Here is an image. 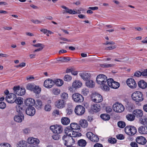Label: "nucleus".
Listing matches in <instances>:
<instances>
[{
    "mask_svg": "<svg viewBox=\"0 0 147 147\" xmlns=\"http://www.w3.org/2000/svg\"><path fill=\"white\" fill-rule=\"evenodd\" d=\"M115 65L114 64H104L101 65V66L104 68H108L113 67Z\"/></svg>",
    "mask_w": 147,
    "mask_h": 147,
    "instance_id": "603ef678",
    "label": "nucleus"
},
{
    "mask_svg": "<svg viewBox=\"0 0 147 147\" xmlns=\"http://www.w3.org/2000/svg\"><path fill=\"white\" fill-rule=\"evenodd\" d=\"M79 75L84 80L87 81L90 79V74L86 72H82L79 74Z\"/></svg>",
    "mask_w": 147,
    "mask_h": 147,
    "instance_id": "6ab92c4d",
    "label": "nucleus"
},
{
    "mask_svg": "<svg viewBox=\"0 0 147 147\" xmlns=\"http://www.w3.org/2000/svg\"><path fill=\"white\" fill-rule=\"evenodd\" d=\"M18 92L16 93V94L18 95L22 96L24 95L26 92V90L24 88H21L18 90Z\"/></svg>",
    "mask_w": 147,
    "mask_h": 147,
    "instance_id": "f704fd0d",
    "label": "nucleus"
},
{
    "mask_svg": "<svg viewBox=\"0 0 147 147\" xmlns=\"http://www.w3.org/2000/svg\"><path fill=\"white\" fill-rule=\"evenodd\" d=\"M136 142L140 144L144 145L146 142V138L142 136L138 137L136 139Z\"/></svg>",
    "mask_w": 147,
    "mask_h": 147,
    "instance_id": "aec40b11",
    "label": "nucleus"
},
{
    "mask_svg": "<svg viewBox=\"0 0 147 147\" xmlns=\"http://www.w3.org/2000/svg\"><path fill=\"white\" fill-rule=\"evenodd\" d=\"M133 113L135 116V117H136L137 118H139L142 116L143 111L141 109H136L133 111Z\"/></svg>",
    "mask_w": 147,
    "mask_h": 147,
    "instance_id": "f3484780",
    "label": "nucleus"
},
{
    "mask_svg": "<svg viewBox=\"0 0 147 147\" xmlns=\"http://www.w3.org/2000/svg\"><path fill=\"white\" fill-rule=\"evenodd\" d=\"M53 94L55 95H58L60 92V90L59 89L57 88H53L52 91Z\"/></svg>",
    "mask_w": 147,
    "mask_h": 147,
    "instance_id": "c03bdc74",
    "label": "nucleus"
},
{
    "mask_svg": "<svg viewBox=\"0 0 147 147\" xmlns=\"http://www.w3.org/2000/svg\"><path fill=\"white\" fill-rule=\"evenodd\" d=\"M117 125L119 127L123 128L125 126V123L123 121H120L118 123Z\"/></svg>",
    "mask_w": 147,
    "mask_h": 147,
    "instance_id": "49530a36",
    "label": "nucleus"
},
{
    "mask_svg": "<svg viewBox=\"0 0 147 147\" xmlns=\"http://www.w3.org/2000/svg\"><path fill=\"white\" fill-rule=\"evenodd\" d=\"M70 60V59L69 57H64L63 58H61L59 61L63 62H67Z\"/></svg>",
    "mask_w": 147,
    "mask_h": 147,
    "instance_id": "3c124183",
    "label": "nucleus"
},
{
    "mask_svg": "<svg viewBox=\"0 0 147 147\" xmlns=\"http://www.w3.org/2000/svg\"><path fill=\"white\" fill-rule=\"evenodd\" d=\"M100 117L105 121L108 120L110 118V116L109 115L102 114L100 116Z\"/></svg>",
    "mask_w": 147,
    "mask_h": 147,
    "instance_id": "a19ab883",
    "label": "nucleus"
},
{
    "mask_svg": "<svg viewBox=\"0 0 147 147\" xmlns=\"http://www.w3.org/2000/svg\"><path fill=\"white\" fill-rule=\"evenodd\" d=\"M126 117L127 120L130 121H134L135 119V116L134 114H128L126 115Z\"/></svg>",
    "mask_w": 147,
    "mask_h": 147,
    "instance_id": "72a5a7b5",
    "label": "nucleus"
},
{
    "mask_svg": "<svg viewBox=\"0 0 147 147\" xmlns=\"http://www.w3.org/2000/svg\"><path fill=\"white\" fill-rule=\"evenodd\" d=\"M27 146L24 141H20L17 144V147H27Z\"/></svg>",
    "mask_w": 147,
    "mask_h": 147,
    "instance_id": "c9c22d12",
    "label": "nucleus"
},
{
    "mask_svg": "<svg viewBox=\"0 0 147 147\" xmlns=\"http://www.w3.org/2000/svg\"><path fill=\"white\" fill-rule=\"evenodd\" d=\"M70 127L73 130H80V126L77 123H72L70 124Z\"/></svg>",
    "mask_w": 147,
    "mask_h": 147,
    "instance_id": "a878e982",
    "label": "nucleus"
},
{
    "mask_svg": "<svg viewBox=\"0 0 147 147\" xmlns=\"http://www.w3.org/2000/svg\"><path fill=\"white\" fill-rule=\"evenodd\" d=\"M82 86V83L79 80H75L73 83L72 86L75 89L79 88Z\"/></svg>",
    "mask_w": 147,
    "mask_h": 147,
    "instance_id": "b1692460",
    "label": "nucleus"
},
{
    "mask_svg": "<svg viewBox=\"0 0 147 147\" xmlns=\"http://www.w3.org/2000/svg\"><path fill=\"white\" fill-rule=\"evenodd\" d=\"M39 140L37 138H29L27 140V142L30 144H38L39 143Z\"/></svg>",
    "mask_w": 147,
    "mask_h": 147,
    "instance_id": "a211bd4d",
    "label": "nucleus"
},
{
    "mask_svg": "<svg viewBox=\"0 0 147 147\" xmlns=\"http://www.w3.org/2000/svg\"><path fill=\"white\" fill-rule=\"evenodd\" d=\"M81 126L83 128H86L88 126V123L86 120L81 119L79 121Z\"/></svg>",
    "mask_w": 147,
    "mask_h": 147,
    "instance_id": "c756f323",
    "label": "nucleus"
},
{
    "mask_svg": "<svg viewBox=\"0 0 147 147\" xmlns=\"http://www.w3.org/2000/svg\"><path fill=\"white\" fill-rule=\"evenodd\" d=\"M6 107V104L4 102H0V108L2 109H4Z\"/></svg>",
    "mask_w": 147,
    "mask_h": 147,
    "instance_id": "680f3d73",
    "label": "nucleus"
},
{
    "mask_svg": "<svg viewBox=\"0 0 147 147\" xmlns=\"http://www.w3.org/2000/svg\"><path fill=\"white\" fill-rule=\"evenodd\" d=\"M15 102L18 105H21L23 103V101L21 100V98L19 97L17 98H16Z\"/></svg>",
    "mask_w": 147,
    "mask_h": 147,
    "instance_id": "5fc2aeb1",
    "label": "nucleus"
},
{
    "mask_svg": "<svg viewBox=\"0 0 147 147\" xmlns=\"http://www.w3.org/2000/svg\"><path fill=\"white\" fill-rule=\"evenodd\" d=\"M16 111L19 113H22L23 111V108L21 107L20 105H18L16 106Z\"/></svg>",
    "mask_w": 147,
    "mask_h": 147,
    "instance_id": "6e6d98bb",
    "label": "nucleus"
},
{
    "mask_svg": "<svg viewBox=\"0 0 147 147\" xmlns=\"http://www.w3.org/2000/svg\"><path fill=\"white\" fill-rule=\"evenodd\" d=\"M54 81L55 82V84L58 86H61L63 83V81L62 80L59 79L55 80Z\"/></svg>",
    "mask_w": 147,
    "mask_h": 147,
    "instance_id": "58836bf2",
    "label": "nucleus"
},
{
    "mask_svg": "<svg viewBox=\"0 0 147 147\" xmlns=\"http://www.w3.org/2000/svg\"><path fill=\"white\" fill-rule=\"evenodd\" d=\"M90 140L93 142H97L98 141L99 138L97 136L94 134Z\"/></svg>",
    "mask_w": 147,
    "mask_h": 147,
    "instance_id": "de8ad7c7",
    "label": "nucleus"
},
{
    "mask_svg": "<svg viewBox=\"0 0 147 147\" xmlns=\"http://www.w3.org/2000/svg\"><path fill=\"white\" fill-rule=\"evenodd\" d=\"M113 109L115 112L121 113L125 109L123 106L121 104L116 103L113 106Z\"/></svg>",
    "mask_w": 147,
    "mask_h": 147,
    "instance_id": "6e6552de",
    "label": "nucleus"
},
{
    "mask_svg": "<svg viewBox=\"0 0 147 147\" xmlns=\"http://www.w3.org/2000/svg\"><path fill=\"white\" fill-rule=\"evenodd\" d=\"M85 109L82 106L79 105L77 106L75 108V112L76 114L78 115H83L85 112Z\"/></svg>",
    "mask_w": 147,
    "mask_h": 147,
    "instance_id": "9d476101",
    "label": "nucleus"
},
{
    "mask_svg": "<svg viewBox=\"0 0 147 147\" xmlns=\"http://www.w3.org/2000/svg\"><path fill=\"white\" fill-rule=\"evenodd\" d=\"M59 111L58 110H54L53 114V115L55 116L56 115H59Z\"/></svg>",
    "mask_w": 147,
    "mask_h": 147,
    "instance_id": "338daca9",
    "label": "nucleus"
},
{
    "mask_svg": "<svg viewBox=\"0 0 147 147\" xmlns=\"http://www.w3.org/2000/svg\"><path fill=\"white\" fill-rule=\"evenodd\" d=\"M100 109V107L99 104H96L92 105L91 110L94 112H97L99 111Z\"/></svg>",
    "mask_w": 147,
    "mask_h": 147,
    "instance_id": "393cba45",
    "label": "nucleus"
},
{
    "mask_svg": "<svg viewBox=\"0 0 147 147\" xmlns=\"http://www.w3.org/2000/svg\"><path fill=\"white\" fill-rule=\"evenodd\" d=\"M52 138L55 140H59L60 138V135L57 134H55L53 135L52 136Z\"/></svg>",
    "mask_w": 147,
    "mask_h": 147,
    "instance_id": "4d7b16f0",
    "label": "nucleus"
},
{
    "mask_svg": "<svg viewBox=\"0 0 147 147\" xmlns=\"http://www.w3.org/2000/svg\"><path fill=\"white\" fill-rule=\"evenodd\" d=\"M107 84L109 87L114 89L118 88L120 86L119 83L114 81L112 78L108 79Z\"/></svg>",
    "mask_w": 147,
    "mask_h": 147,
    "instance_id": "1a4fd4ad",
    "label": "nucleus"
},
{
    "mask_svg": "<svg viewBox=\"0 0 147 147\" xmlns=\"http://www.w3.org/2000/svg\"><path fill=\"white\" fill-rule=\"evenodd\" d=\"M25 105L27 106L31 107L34 105L35 103V100L32 98L27 99L25 102Z\"/></svg>",
    "mask_w": 147,
    "mask_h": 147,
    "instance_id": "4be33fe9",
    "label": "nucleus"
},
{
    "mask_svg": "<svg viewBox=\"0 0 147 147\" xmlns=\"http://www.w3.org/2000/svg\"><path fill=\"white\" fill-rule=\"evenodd\" d=\"M126 82L127 85L131 88H134L136 87V83L134 80L133 78L128 79L126 80Z\"/></svg>",
    "mask_w": 147,
    "mask_h": 147,
    "instance_id": "f8f14e48",
    "label": "nucleus"
},
{
    "mask_svg": "<svg viewBox=\"0 0 147 147\" xmlns=\"http://www.w3.org/2000/svg\"><path fill=\"white\" fill-rule=\"evenodd\" d=\"M35 103V107L38 109H40L42 106V101L39 99L37 100Z\"/></svg>",
    "mask_w": 147,
    "mask_h": 147,
    "instance_id": "7c9ffc66",
    "label": "nucleus"
},
{
    "mask_svg": "<svg viewBox=\"0 0 147 147\" xmlns=\"http://www.w3.org/2000/svg\"><path fill=\"white\" fill-rule=\"evenodd\" d=\"M140 123L144 125H147V117H144L141 120Z\"/></svg>",
    "mask_w": 147,
    "mask_h": 147,
    "instance_id": "a18cd8bd",
    "label": "nucleus"
},
{
    "mask_svg": "<svg viewBox=\"0 0 147 147\" xmlns=\"http://www.w3.org/2000/svg\"><path fill=\"white\" fill-rule=\"evenodd\" d=\"M24 119V116L22 113H19L15 116L14 119V121L18 123H21Z\"/></svg>",
    "mask_w": 147,
    "mask_h": 147,
    "instance_id": "dca6fc26",
    "label": "nucleus"
},
{
    "mask_svg": "<svg viewBox=\"0 0 147 147\" xmlns=\"http://www.w3.org/2000/svg\"><path fill=\"white\" fill-rule=\"evenodd\" d=\"M44 109L45 111H49L51 109V106L49 104L46 105L45 106Z\"/></svg>",
    "mask_w": 147,
    "mask_h": 147,
    "instance_id": "864d4df0",
    "label": "nucleus"
},
{
    "mask_svg": "<svg viewBox=\"0 0 147 147\" xmlns=\"http://www.w3.org/2000/svg\"><path fill=\"white\" fill-rule=\"evenodd\" d=\"M62 123L64 125H68L70 122V119L67 117H63L61 119Z\"/></svg>",
    "mask_w": 147,
    "mask_h": 147,
    "instance_id": "c85d7f7f",
    "label": "nucleus"
},
{
    "mask_svg": "<svg viewBox=\"0 0 147 147\" xmlns=\"http://www.w3.org/2000/svg\"><path fill=\"white\" fill-rule=\"evenodd\" d=\"M107 79L105 75L102 74L98 75L96 78V82L99 84L103 85L105 83L107 84Z\"/></svg>",
    "mask_w": 147,
    "mask_h": 147,
    "instance_id": "f03ea898",
    "label": "nucleus"
},
{
    "mask_svg": "<svg viewBox=\"0 0 147 147\" xmlns=\"http://www.w3.org/2000/svg\"><path fill=\"white\" fill-rule=\"evenodd\" d=\"M109 142L111 144H114L116 142L117 140L115 138H111L108 140Z\"/></svg>",
    "mask_w": 147,
    "mask_h": 147,
    "instance_id": "052dcab7",
    "label": "nucleus"
},
{
    "mask_svg": "<svg viewBox=\"0 0 147 147\" xmlns=\"http://www.w3.org/2000/svg\"><path fill=\"white\" fill-rule=\"evenodd\" d=\"M71 76L68 74L64 76V80L66 81H70L71 80Z\"/></svg>",
    "mask_w": 147,
    "mask_h": 147,
    "instance_id": "8fccbe9b",
    "label": "nucleus"
},
{
    "mask_svg": "<svg viewBox=\"0 0 147 147\" xmlns=\"http://www.w3.org/2000/svg\"><path fill=\"white\" fill-rule=\"evenodd\" d=\"M89 90L88 89L84 88L82 90L81 93L83 95L86 96L89 94Z\"/></svg>",
    "mask_w": 147,
    "mask_h": 147,
    "instance_id": "79ce46f5",
    "label": "nucleus"
},
{
    "mask_svg": "<svg viewBox=\"0 0 147 147\" xmlns=\"http://www.w3.org/2000/svg\"><path fill=\"white\" fill-rule=\"evenodd\" d=\"M20 89V88L19 86H14L13 88L14 93L16 94V93H17L18 92V90Z\"/></svg>",
    "mask_w": 147,
    "mask_h": 147,
    "instance_id": "0e129e2a",
    "label": "nucleus"
},
{
    "mask_svg": "<svg viewBox=\"0 0 147 147\" xmlns=\"http://www.w3.org/2000/svg\"><path fill=\"white\" fill-rule=\"evenodd\" d=\"M64 132L65 135H68V136L72 137L71 133L73 132V130L70 127H67L64 129Z\"/></svg>",
    "mask_w": 147,
    "mask_h": 147,
    "instance_id": "bb28decb",
    "label": "nucleus"
},
{
    "mask_svg": "<svg viewBox=\"0 0 147 147\" xmlns=\"http://www.w3.org/2000/svg\"><path fill=\"white\" fill-rule=\"evenodd\" d=\"M86 83V86L89 88H91L94 86V84H93V81L92 80H89L87 81Z\"/></svg>",
    "mask_w": 147,
    "mask_h": 147,
    "instance_id": "ea45409f",
    "label": "nucleus"
},
{
    "mask_svg": "<svg viewBox=\"0 0 147 147\" xmlns=\"http://www.w3.org/2000/svg\"><path fill=\"white\" fill-rule=\"evenodd\" d=\"M138 132L141 134H147V127L141 126L138 129Z\"/></svg>",
    "mask_w": 147,
    "mask_h": 147,
    "instance_id": "5701e85b",
    "label": "nucleus"
},
{
    "mask_svg": "<svg viewBox=\"0 0 147 147\" xmlns=\"http://www.w3.org/2000/svg\"><path fill=\"white\" fill-rule=\"evenodd\" d=\"M62 140L65 146H67V144H69L71 145V143L74 142V140L72 137L68 136V135H64L62 137Z\"/></svg>",
    "mask_w": 147,
    "mask_h": 147,
    "instance_id": "0eeeda50",
    "label": "nucleus"
},
{
    "mask_svg": "<svg viewBox=\"0 0 147 147\" xmlns=\"http://www.w3.org/2000/svg\"><path fill=\"white\" fill-rule=\"evenodd\" d=\"M125 133L129 135H134L135 134L137 131L136 128L134 126H127L125 128Z\"/></svg>",
    "mask_w": 147,
    "mask_h": 147,
    "instance_id": "7ed1b4c3",
    "label": "nucleus"
},
{
    "mask_svg": "<svg viewBox=\"0 0 147 147\" xmlns=\"http://www.w3.org/2000/svg\"><path fill=\"white\" fill-rule=\"evenodd\" d=\"M54 82V81L52 80L48 79L45 81L44 86L46 88H51L55 85Z\"/></svg>",
    "mask_w": 147,
    "mask_h": 147,
    "instance_id": "ddd939ff",
    "label": "nucleus"
},
{
    "mask_svg": "<svg viewBox=\"0 0 147 147\" xmlns=\"http://www.w3.org/2000/svg\"><path fill=\"white\" fill-rule=\"evenodd\" d=\"M65 101L61 99H59L55 103V105L58 108H62L65 105Z\"/></svg>",
    "mask_w": 147,
    "mask_h": 147,
    "instance_id": "412c9836",
    "label": "nucleus"
},
{
    "mask_svg": "<svg viewBox=\"0 0 147 147\" xmlns=\"http://www.w3.org/2000/svg\"><path fill=\"white\" fill-rule=\"evenodd\" d=\"M61 7L64 9L62 11V13L63 14L69 13L72 14H75L77 13V12H76L75 11L69 9L67 7L65 6L62 5L61 6Z\"/></svg>",
    "mask_w": 147,
    "mask_h": 147,
    "instance_id": "2eb2a0df",
    "label": "nucleus"
},
{
    "mask_svg": "<svg viewBox=\"0 0 147 147\" xmlns=\"http://www.w3.org/2000/svg\"><path fill=\"white\" fill-rule=\"evenodd\" d=\"M0 147H11V145L7 143L0 144Z\"/></svg>",
    "mask_w": 147,
    "mask_h": 147,
    "instance_id": "13d9d810",
    "label": "nucleus"
},
{
    "mask_svg": "<svg viewBox=\"0 0 147 147\" xmlns=\"http://www.w3.org/2000/svg\"><path fill=\"white\" fill-rule=\"evenodd\" d=\"M94 134L91 132H89L87 133L86 136L90 140L91 139Z\"/></svg>",
    "mask_w": 147,
    "mask_h": 147,
    "instance_id": "bf43d9fd",
    "label": "nucleus"
},
{
    "mask_svg": "<svg viewBox=\"0 0 147 147\" xmlns=\"http://www.w3.org/2000/svg\"><path fill=\"white\" fill-rule=\"evenodd\" d=\"M34 86L35 85H34L32 84H28L26 86V88L29 90L33 91Z\"/></svg>",
    "mask_w": 147,
    "mask_h": 147,
    "instance_id": "09e8293b",
    "label": "nucleus"
},
{
    "mask_svg": "<svg viewBox=\"0 0 147 147\" xmlns=\"http://www.w3.org/2000/svg\"><path fill=\"white\" fill-rule=\"evenodd\" d=\"M60 96L61 100L65 101V100H67L68 98V94L66 92H63L61 93L60 95Z\"/></svg>",
    "mask_w": 147,
    "mask_h": 147,
    "instance_id": "473e14b6",
    "label": "nucleus"
},
{
    "mask_svg": "<svg viewBox=\"0 0 147 147\" xmlns=\"http://www.w3.org/2000/svg\"><path fill=\"white\" fill-rule=\"evenodd\" d=\"M142 75V72H141L139 71H137L136 72L134 75L135 76L139 77Z\"/></svg>",
    "mask_w": 147,
    "mask_h": 147,
    "instance_id": "e2e57ef3",
    "label": "nucleus"
},
{
    "mask_svg": "<svg viewBox=\"0 0 147 147\" xmlns=\"http://www.w3.org/2000/svg\"><path fill=\"white\" fill-rule=\"evenodd\" d=\"M79 130H78V131H76L77 130H73L72 137H76L81 136H82V134L79 132Z\"/></svg>",
    "mask_w": 147,
    "mask_h": 147,
    "instance_id": "2f4dec72",
    "label": "nucleus"
},
{
    "mask_svg": "<svg viewBox=\"0 0 147 147\" xmlns=\"http://www.w3.org/2000/svg\"><path fill=\"white\" fill-rule=\"evenodd\" d=\"M41 91V89L39 86L35 85L33 91L36 94L40 93Z\"/></svg>",
    "mask_w": 147,
    "mask_h": 147,
    "instance_id": "4c0bfd02",
    "label": "nucleus"
},
{
    "mask_svg": "<svg viewBox=\"0 0 147 147\" xmlns=\"http://www.w3.org/2000/svg\"><path fill=\"white\" fill-rule=\"evenodd\" d=\"M26 114L30 116H33L35 113V108L32 106L28 107L26 109Z\"/></svg>",
    "mask_w": 147,
    "mask_h": 147,
    "instance_id": "4468645a",
    "label": "nucleus"
},
{
    "mask_svg": "<svg viewBox=\"0 0 147 147\" xmlns=\"http://www.w3.org/2000/svg\"><path fill=\"white\" fill-rule=\"evenodd\" d=\"M23 132L24 134H27L30 132V130L28 128H26L23 130Z\"/></svg>",
    "mask_w": 147,
    "mask_h": 147,
    "instance_id": "774afa93",
    "label": "nucleus"
},
{
    "mask_svg": "<svg viewBox=\"0 0 147 147\" xmlns=\"http://www.w3.org/2000/svg\"><path fill=\"white\" fill-rule=\"evenodd\" d=\"M131 97L134 101L136 102H141L143 100L142 94L140 91H136L133 93Z\"/></svg>",
    "mask_w": 147,
    "mask_h": 147,
    "instance_id": "f257e3e1",
    "label": "nucleus"
},
{
    "mask_svg": "<svg viewBox=\"0 0 147 147\" xmlns=\"http://www.w3.org/2000/svg\"><path fill=\"white\" fill-rule=\"evenodd\" d=\"M16 97L15 94L11 93L6 95L5 100L8 103H12L15 102Z\"/></svg>",
    "mask_w": 147,
    "mask_h": 147,
    "instance_id": "9b49d317",
    "label": "nucleus"
},
{
    "mask_svg": "<svg viewBox=\"0 0 147 147\" xmlns=\"http://www.w3.org/2000/svg\"><path fill=\"white\" fill-rule=\"evenodd\" d=\"M72 98L74 101L78 103L82 102L84 100L83 96L81 94L78 93H75L73 94Z\"/></svg>",
    "mask_w": 147,
    "mask_h": 147,
    "instance_id": "39448f33",
    "label": "nucleus"
},
{
    "mask_svg": "<svg viewBox=\"0 0 147 147\" xmlns=\"http://www.w3.org/2000/svg\"><path fill=\"white\" fill-rule=\"evenodd\" d=\"M50 129L53 133L57 134L61 133L63 130L62 127L57 125L51 126Z\"/></svg>",
    "mask_w": 147,
    "mask_h": 147,
    "instance_id": "423d86ee",
    "label": "nucleus"
},
{
    "mask_svg": "<svg viewBox=\"0 0 147 147\" xmlns=\"http://www.w3.org/2000/svg\"><path fill=\"white\" fill-rule=\"evenodd\" d=\"M116 137L117 139L119 140H123L125 138L124 136L121 134L117 135Z\"/></svg>",
    "mask_w": 147,
    "mask_h": 147,
    "instance_id": "69168bd1",
    "label": "nucleus"
},
{
    "mask_svg": "<svg viewBox=\"0 0 147 147\" xmlns=\"http://www.w3.org/2000/svg\"><path fill=\"white\" fill-rule=\"evenodd\" d=\"M138 85L139 87L142 89H144L146 87L147 84L144 80H141L138 82Z\"/></svg>",
    "mask_w": 147,
    "mask_h": 147,
    "instance_id": "cd10ccee",
    "label": "nucleus"
},
{
    "mask_svg": "<svg viewBox=\"0 0 147 147\" xmlns=\"http://www.w3.org/2000/svg\"><path fill=\"white\" fill-rule=\"evenodd\" d=\"M91 98L92 100L95 102H100L103 100L102 96L96 92L91 94Z\"/></svg>",
    "mask_w": 147,
    "mask_h": 147,
    "instance_id": "20e7f679",
    "label": "nucleus"
},
{
    "mask_svg": "<svg viewBox=\"0 0 147 147\" xmlns=\"http://www.w3.org/2000/svg\"><path fill=\"white\" fill-rule=\"evenodd\" d=\"M101 85V88L103 90L105 91H108L109 90V88L107 86L108 85L107 83H105Z\"/></svg>",
    "mask_w": 147,
    "mask_h": 147,
    "instance_id": "37998d69",
    "label": "nucleus"
},
{
    "mask_svg": "<svg viewBox=\"0 0 147 147\" xmlns=\"http://www.w3.org/2000/svg\"><path fill=\"white\" fill-rule=\"evenodd\" d=\"M87 142L85 140L83 139H81L78 141V145L84 147L86 146Z\"/></svg>",
    "mask_w": 147,
    "mask_h": 147,
    "instance_id": "e433bc0d",
    "label": "nucleus"
}]
</instances>
